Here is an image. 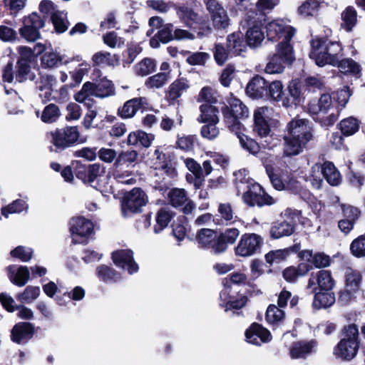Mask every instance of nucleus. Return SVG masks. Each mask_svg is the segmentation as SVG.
<instances>
[{
  "label": "nucleus",
  "instance_id": "nucleus-1",
  "mask_svg": "<svg viewBox=\"0 0 365 365\" xmlns=\"http://www.w3.org/2000/svg\"><path fill=\"white\" fill-rule=\"evenodd\" d=\"M312 123L307 119L295 118L288 124V133L284 136V152L287 156L302 152L313 138Z\"/></svg>",
  "mask_w": 365,
  "mask_h": 365
},
{
  "label": "nucleus",
  "instance_id": "nucleus-2",
  "mask_svg": "<svg viewBox=\"0 0 365 365\" xmlns=\"http://www.w3.org/2000/svg\"><path fill=\"white\" fill-rule=\"evenodd\" d=\"M343 55V48L339 42L321 39L312 41V51L309 53V56L319 66L327 64L336 66Z\"/></svg>",
  "mask_w": 365,
  "mask_h": 365
},
{
  "label": "nucleus",
  "instance_id": "nucleus-3",
  "mask_svg": "<svg viewBox=\"0 0 365 365\" xmlns=\"http://www.w3.org/2000/svg\"><path fill=\"white\" fill-rule=\"evenodd\" d=\"M294 60L293 48L290 43H278L276 52L267 63L264 71L267 73H281L284 69V64H290Z\"/></svg>",
  "mask_w": 365,
  "mask_h": 365
},
{
  "label": "nucleus",
  "instance_id": "nucleus-4",
  "mask_svg": "<svg viewBox=\"0 0 365 365\" xmlns=\"http://www.w3.org/2000/svg\"><path fill=\"white\" fill-rule=\"evenodd\" d=\"M148 202L146 193L139 187H134L126 192L121 203V212L123 217H128L133 214L140 213Z\"/></svg>",
  "mask_w": 365,
  "mask_h": 365
},
{
  "label": "nucleus",
  "instance_id": "nucleus-5",
  "mask_svg": "<svg viewBox=\"0 0 365 365\" xmlns=\"http://www.w3.org/2000/svg\"><path fill=\"white\" fill-rule=\"evenodd\" d=\"M333 108L331 97L329 94H323L318 100H314L309 103V112L314 115H317L322 123L326 126L332 125L337 120V115L331 113L325 115Z\"/></svg>",
  "mask_w": 365,
  "mask_h": 365
},
{
  "label": "nucleus",
  "instance_id": "nucleus-6",
  "mask_svg": "<svg viewBox=\"0 0 365 365\" xmlns=\"http://www.w3.org/2000/svg\"><path fill=\"white\" fill-rule=\"evenodd\" d=\"M247 277L245 274L240 272L232 273L230 278H225L223 280L224 288L220 293V299L225 303L226 311L229 309H240L243 307L246 302L247 298L242 297L240 299L233 301L230 296V289L231 284H245Z\"/></svg>",
  "mask_w": 365,
  "mask_h": 365
},
{
  "label": "nucleus",
  "instance_id": "nucleus-7",
  "mask_svg": "<svg viewBox=\"0 0 365 365\" xmlns=\"http://www.w3.org/2000/svg\"><path fill=\"white\" fill-rule=\"evenodd\" d=\"M72 241L75 244L86 243L93 232V222L83 217H73L69 222Z\"/></svg>",
  "mask_w": 365,
  "mask_h": 365
},
{
  "label": "nucleus",
  "instance_id": "nucleus-8",
  "mask_svg": "<svg viewBox=\"0 0 365 365\" xmlns=\"http://www.w3.org/2000/svg\"><path fill=\"white\" fill-rule=\"evenodd\" d=\"M267 36L269 41H279V43H289L295 29L286 23L283 19H275L269 22L266 26Z\"/></svg>",
  "mask_w": 365,
  "mask_h": 365
},
{
  "label": "nucleus",
  "instance_id": "nucleus-9",
  "mask_svg": "<svg viewBox=\"0 0 365 365\" xmlns=\"http://www.w3.org/2000/svg\"><path fill=\"white\" fill-rule=\"evenodd\" d=\"M24 26L19 29L20 36L29 42H34L41 36L39 30L45 25V20L34 12L23 19Z\"/></svg>",
  "mask_w": 365,
  "mask_h": 365
},
{
  "label": "nucleus",
  "instance_id": "nucleus-10",
  "mask_svg": "<svg viewBox=\"0 0 365 365\" xmlns=\"http://www.w3.org/2000/svg\"><path fill=\"white\" fill-rule=\"evenodd\" d=\"M243 200L252 207L270 205L275 202L274 198L267 195L258 183H253L247 186V190L243 195Z\"/></svg>",
  "mask_w": 365,
  "mask_h": 365
},
{
  "label": "nucleus",
  "instance_id": "nucleus-11",
  "mask_svg": "<svg viewBox=\"0 0 365 365\" xmlns=\"http://www.w3.org/2000/svg\"><path fill=\"white\" fill-rule=\"evenodd\" d=\"M263 244L262 237L255 233L244 234L235 248V254L241 257L253 255Z\"/></svg>",
  "mask_w": 365,
  "mask_h": 365
},
{
  "label": "nucleus",
  "instance_id": "nucleus-12",
  "mask_svg": "<svg viewBox=\"0 0 365 365\" xmlns=\"http://www.w3.org/2000/svg\"><path fill=\"white\" fill-rule=\"evenodd\" d=\"M266 172L272 185L276 190H294L297 188V180L288 173H280L272 165H266Z\"/></svg>",
  "mask_w": 365,
  "mask_h": 365
},
{
  "label": "nucleus",
  "instance_id": "nucleus-13",
  "mask_svg": "<svg viewBox=\"0 0 365 365\" xmlns=\"http://www.w3.org/2000/svg\"><path fill=\"white\" fill-rule=\"evenodd\" d=\"M51 141L54 145L65 148L74 144L79 138L77 127L68 126L51 133Z\"/></svg>",
  "mask_w": 365,
  "mask_h": 365
},
{
  "label": "nucleus",
  "instance_id": "nucleus-14",
  "mask_svg": "<svg viewBox=\"0 0 365 365\" xmlns=\"http://www.w3.org/2000/svg\"><path fill=\"white\" fill-rule=\"evenodd\" d=\"M169 203L174 207H178L184 205L182 211L185 214H189L192 212L195 205L187 195L186 191L181 188H173L168 194Z\"/></svg>",
  "mask_w": 365,
  "mask_h": 365
},
{
  "label": "nucleus",
  "instance_id": "nucleus-15",
  "mask_svg": "<svg viewBox=\"0 0 365 365\" xmlns=\"http://www.w3.org/2000/svg\"><path fill=\"white\" fill-rule=\"evenodd\" d=\"M334 280L331 273L327 270H320L315 274H312L308 281L307 289L315 292L318 288L322 290L328 291L333 288Z\"/></svg>",
  "mask_w": 365,
  "mask_h": 365
},
{
  "label": "nucleus",
  "instance_id": "nucleus-16",
  "mask_svg": "<svg viewBox=\"0 0 365 365\" xmlns=\"http://www.w3.org/2000/svg\"><path fill=\"white\" fill-rule=\"evenodd\" d=\"M112 259L114 264L133 274L138 270V265L134 261L133 252L130 250H121L113 252Z\"/></svg>",
  "mask_w": 365,
  "mask_h": 365
},
{
  "label": "nucleus",
  "instance_id": "nucleus-17",
  "mask_svg": "<svg viewBox=\"0 0 365 365\" xmlns=\"http://www.w3.org/2000/svg\"><path fill=\"white\" fill-rule=\"evenodd\" d=\"M254 131L262 138H265L262 143V146L264 148L271 150L279 144V140L277 138H274L272 135H269L271 129L269 123L265 121H261L258 120H254Z\"/></svg>",
  "mask_w": 365,
  "mask_h": 365
},
{
  "label": "nucleus",
  "instance_id": "nucleus-18",
  "mask_svg": "<svg viewBox=\"0 0 365 365\" xmlns=\"http://www.w3.org/2000/svg\"><path fill=\"white\" fill-rule=\"evenodd\" d=\"M245 336L247 342L255 345L269 342L272 339L269 331L256 323L252 324L246 331Z\"/></svg>",
  "mask_w": 365,
  "mask_h": 365
},
{
  "label": "nucleus",
  "instance_id": "nucleus-19",
  "mask_svg": "<svg viewBox=\"0 0 365 365\" xmlns=\"http://www.w3.org/2000/svg\"><path fill=\"white\" fill-rule=\"evenodd\" d=\"M359 344V341L341 339L334 347V354L341 359L350 360L356 355Z\"/></svg>",
  "mask_w": 365,
  "mask_h": 365
},
{
  "label": "nucleus",
  "instance_id": "nucleus-20",
  "mask_svg": "<svg viewBox=\"0 0 365 365\" xmlns=\"http://www.w3.org/2000/svg\"><path fill=\"white\" fill-rule=\"evenodd\" d=\"M35 48L38 49V53L43 52L41 58L43 67L52 68L57 67L62 63L63 58L52 49L46 51V46L41 43H37L35 46Z\"/></svg>",
  "mask_w": 365,
  "mask_h": 365
},
{
  "label": "nucleus",
  "instance_id": "nucleus-21",
  "mask_svg": "<svg viewBox=\"0 0 365 365\" xmlns=\"http://www.w3.org/2000/svg\"><path fill=\"white\" fill-rule=\"evenodd\" d=\"M0 302L4 308L10 312H13L15 309H17L19 311L18 316L21 319H31L34 317L32 310L24 306H19L15 308L14 299L6 294L1 293L0 294Z\"/></svg>",
  "mask_w": 365,
  "mask_h": 365
},
{
  "label": "nucleus",
  "instance_id": "nucleus-22",
  "mask_svg": "<svg viewBox=\"0 0 365 365\" xmlns=\"http://www.w3.org/2000/svg\"><path fill=\"white\" fill-rule=\"evenodd\" d=\"M245 38L250 47L255 48L260 46L265 38L262 26L257 24L249 27Z\"/></svg>",
  "mask_w": 365,
  "mask_h": 365
},
{
  "label": "nucleus",
  "instance_id": "nucleus-23",
  "mask_svg": "<svg viewBox=\"0 0 365 365\" xmlns=\"http://www.w3.org/2000/svg\"><path fill=\"white\" fill-rule=\"evenodd\" d=\"M200 115L197 120L200 123H218V109L210 104H202L200 107Z\"/></svg>",
  "mask_w": 365,
  "mask_h": 365
},
{
  "label": "nucleus",
  "instance_id": "nucleus-24",
  "mask_svg": "<svg viewBox=\"0 0 365 365\" xmlns=\"http://www.w3.org/2000/svg\"><path fill=\"white\" fill-rule=\"evenodd\" d=\"M9 277L12 283L19 286H24L29 279V270L27 267L20 266L16 269L15 266L8 268Z\"/></svg>",
  "mask_w": 365,
  "mask_h": 365
},
{
  "label": "nucleus",
  "instance_id": "nucleus-25",
  "mask_svg": "<svg viewBox=\"0 0 365 365\" xmlns=\"http://www.w3.org/2000/svg\"><path fill=\"white\" fill-rule=\"evenodd\" d=\"M267 88V81L260 76H255L247 84L246 93L254 98H259L263 96Z\"/></svg>",
  "mask_w": 365,
  "mask_h": 365
},
{
  "label": "nucleus",
  "instance_id": "nucleus-26",
  "mask_svg": "<svg viewBox=\"0 0 365 365\" xmlns=\"http://www.w3.org/2000/svg\"><path fill=\"white\" fill-rule=\"evenodd\" d=\"M316 345V341L314 340L294 343L290 349L291 357L304 358L315 351Z\"/></svg>",
  "mask_w": 365,
  "mask_h": 365
},
{
  "label": "nucleus",
  "instance_id": "nucleus-27",
  "mask_svg": "<svg viewBox=\"0 0 365 365\" xmlns=\"http://www.w3.org/2000/svg\"><path fill=\"white\" fill-rule=\"evenodd\" d=\"M92 61L95 66L115 67L120 64V58L116 54H111L106 51H98L92 56Z\"/></svg>",
  "mask_w": 365,
  "mask_h": 365
},
{
  "label": "nucleus",
  "instance_id": "nucleus-28",
  "mask_svg": "<svg viewBox=\"0 0 365 365\" xmlns=\"http://www.w3.org/2000/svg\"><path fill=\"white\" fill-rule=\"evenodd\" d=\"M146 103L145 98H135L128 101L119 108V115L124 118H132L141 105Z\"/></svg>",
  "mask_w": 365,
  "mask_h": 365
},
{
  "label": "nucleus",
  "instance_id": "nucleus-29",
  "mask_svg": "<svg viewBox=\"0 0 365 365\" xmlns=\"http://www.w3.org/2000/svg\"><path fill=\"white\" fill-rule=\"evenodd\" d=\"M34 328L29 323L22 322L15 325L12 329V340L17 343L29 339L33 334Z\"/></svg>",
  "mask_w": 365,
  "mask_h": 365
},
{
  "label": "nucleus",
  "instance_id": "nucleus-30",
  "mask_svg": "<svg viewBox=\"0 0 365 365\" xmlns=\"http://www.w3.org/2000/svg\"><path fill=\"white\" fill-rule=\"evenodd\" d=\"M189 88L188 81L181 78L173 82L168 87L167 98L170 101H175L180 98Z\"/></svg>",
  "mask_w": 365,
  "mask_h": 365
},
{
  "label": "nucleus",
  "instance_id": "nucleus-31",
  "mask_svg": "<svg viewBox=\"0 0 365 365\" xmlns=\"http://www.w3.org/2000/svg\"><path fill=\"white\" fill-rule=\"evenodd\" d=\"M294 232V227L292 222L286 220L275 222L270 229V235L274 239H279L289 236Z\"/></svg>",
  "mask_w": 365,
  "mask_h": 365
},
{
  "label": "nucleus",
  "instance_id": "nucleus-32",
  "mask_svg": "<svg viewBox=\"0 0 365 365\" xmlns=\"http://www.w3.org/2000/svg\"><path fill=\"white\" fill-rule=\"evenodd\" d=\"M170 78L169 72L158 73L145 80V86L150 90L160 89L168 83Z\"/></svg>",
  "mask_w": 365,
  "mask_h": 365
},
{
  "label": "nucleus",
  "instance_id": "nucleus-33",
  "mask_svg": "<svg viewBox=\"0 0 365 365\" xmlns=\"http://www.w3.org/2000/svg\"><path fill=\"white\" fill-rule=\"evenodd\" d=\"M228 103L229 107L226 106L223 111L228 112V113L240 118H244L248 116V108L240 101V99L230 98Z\"/></svg>",
  "mask_w": 365,
  "mask_h": 365
},
{
  "label": "nucleus",
  "instance_id": "nucleus-34",
  "mask_svg": "<svg viewBox=\"0 0 365 365\" xmlns=\"http://www.w3.org/2000/svg\"><path fill=\"white\" fill-rule=\"evenodd\" d=\"M322 175L331 185H337L341 181L340 173L331 162L322 165Z\"/></svg>",
  "mask_w": 365,
  "mask_h": 365
},
{
  "label": "nucleus",
  "instance_id": "nucleus-35",
  "mask_svg": "<svg viewBox=\"0 0 365 365\" xmlns=\"http://www.w3.org/2000/svg\"><path fill=\"white\" fill-rule=\"evenodd\" d=\"M173 217V213L168 208L160 209L155 217L156 225L154 226L155 233L160 232L163 229L168 227L170 220Z\"/></svg>",
  "mask_w": 365,
  "mask_h": 365
},
{
  "label": "nucleus",
  "instance_id": "nucleus-36",
  "mask_svg": "<svg viewBox=\"0 0 365 365\" xmlns=\"http://www.w3.org/2000/svg\"><path fill=\"white\" fill-rule=\"evenodd\" d=\"M335 302L334 295L328 292H319L315 294L312 306L317 309H326L331 307Z\"/></svg>",
  "mask_w": 365,
  "mask_h": 365
},
{
  "label": "nucleus",
  "instance_id": "nucleus-37",
  "mask_svg": "<svg viewBox=\"0 0 365 365\" xmlns=\"http://www.w3.org/2000/svg\"><path fill=\"white\" fill-rule=\"evenodd\" d=\"M339 71L345 74L358 76L361 72L360 65L351 58L340 59L336 65Z\"/></svg>",
  "mask_w": 365,
  "mask_h": 365
},
{
  "label": "nucleus",
  "instance_id": "nucleus-38",
  "mask_svg": "<svg viewBox=\"0 0 365 365\" xmlns=\"http://www.w3.org/2000/svg\"><path fill=\"white\" fill-rule=\"evenodd\" d=\"M96 97L106 98L114 94V86L113 83L104 78L96 83H94Z\"/></svg>",
  "mask_w": 365,
  "mask_h": 365
},
{
  "label": "nucleus",
  "instance_id": "nucleus-39",
  "mask_svg": "<svg viewBox=\"0 0 365 365\" xmlns=\"http://www.w3.org/2000/svg\"><path fill=\"white\" fill-rule=\"evenodd\" d=\"M113 177L120 183L133 185L136 182L135 175L129 170H123V167H114Z\"/></svg>",
  "mask_w": 365,
  "mask_h": 365
},
{
  "label": "nucleus",
  "instance_id": "nucleus-40",
  "mask_svg": "<svg viewBox=\"0 0 365 365\" xmlns=\"http://www.w3.org/2000/svg\"><path fill=\"white\" fill-rule=\"evenodd\" d=\"M341 26L346 31H350L356 25L357 21V13L356 9L352 6H348L341 13Z\"/></svg>",
  "mask_w": 365,
  "mask_h": 365
},
{
  "label": "nucleus",
  "instance_id": "nucleus-41",
  "mask_svg": "<svg viewBox=\"0 0 365 365\" xmlns=\"http://www.w3.org/2000/svg\"><path fill=\"white\" fill-rule=\"evenodd\" d=\"M155 67L156 64L153 59L145 58L135 65L134 71L136 75L145 76L153 72Z\"/></svg>",
  "mask_w": 365,
  "mask_h": 365
},
{
  "label": "nucleus",
  "instance_id": "nucleus-42",
  "mask_svg": "<svg viewBox=\"0 0 365 365\" xmlns=\"http://www.w3.org/2000/svg\"><path fill=\"white\" fill-rule=\"evenodd\" d=\"M69 63V68H74L73 71H70L73 81L77 83L81 82L83 76L88 71V64L86 62H80L78 58L76 61H71Z\"/></svg>",
  "mask_w": 365,
  "mask_h": 365
},
{
  "label": "nucleus",
  "instance_id": "nucleus-43",
  "mask_svg": "<svg viewBox=\"0 0 365 365\" xmlns=\"http://www.w3.org/2000/svg\"><path fill=\"white\" fill-rule=\"evenodd\" d=\"M217 211L220 220L227 225L235 222L237 219L230 203H220Z\"/></svg>",
  "mask_w": 365,
  "mask_h": 365
},
{
  "label": "nucleus",
  "instance_id": "nucleus-44",
  "mask_svg": "<svg viewBox=\"0 0 365 365\" xmlns=\"http://www.w3.org/2000/svg\"><path fill=\"white\" fill-rule=\"evenodd\" d=\"M319 7V3L317 1L307 0L298 8L297 13L303 18L314 16L317 13Z\"/></svg>",
  "mask_w": 365,
  "mask_h": 365
},
{
  "label": "nucleus",
  "instance_id": "nucleus-45",
  "mask_svg": "<svg viewBox=\"0 0 365 365\" xmlns=\"http://www.w3.org/2000/svg\"><path fill=\"white\" fill-rule=\"evenodd\" d=\"M240 33H233L227 36V47L236 55H240L244 51L245 46Z\"/></svg>",
  "mask_w": 365,
  "mask_h": 365
},
{
  "label": "nucleus",
  "instance_id": "nucleus-46",
  "mask_svg": "<svg viewBox=\"0 0 365 365\" xmlns=\"http://www.w3.org/2000/svg\"><path fill=\"white\" fill-rule=\"evenodd\" d=\"M38 287L29 286L22 293L18 294L16 297L18 301L22 303H31L36 299L40 294Z\"/></svg>",
  "mask_w": 365,
  "mask_h": 365
},
{
  "label": "nucleus",
  "instance_id": "nucleus-47",
  "mask_svg": "<svg viewBox=\"0 0 365 365\" xmlns=\"http://www.w3.org/2000/svg\"><path fill=\"white\" fill-rule=\"evenodd\" d=\"M55 83L53 76L46 75L41 77V80L38 83V88L40 91H45L44 93H39L41 97L49 99L51 95L52 86Z\"/></svg>",
  "mask_w": 365,
  "mask_h": 365
},
{
  "label": "nucleus",
  "instance_id": "nucleus-48",
  "mask_svg": "<svg viewBox=\"0 0 365 365\" xmlns=\"http://www.w3.org/2000/svg\"><path fill=\"white\" fill-rule=\"evenodd\" d=\"M359 123L357 119L349 117L340 122V129L345 135H351L358 131Z\"/></svg>",
  "mask_w": 365,
  "mask_h": 365
},
{
  "label": "nucleus",
  "instance_id": "nucleus-49",
  "mask_svg": "<svg viewBox=\"0 0 365 365\" xmlns=\"http://www.w3.org/2000/svg\"><path fill=\"white\" fill-rule=\"evenodd\" d=\"M284 317V312L279 307L271 304L268 307L266 312V320L269 324H277L282 321Z\"/></svg>",
  "mask_w": 365,
  "mask_h": 365
},
{
  "label": "nucleus",
  "instance_id": "nucleus-50",
  "mask_svg": "<svg viewBox=\"0 0 365 365\" xmlns=\"http://www.w3.org/2000/svg\"><path fill=\"white\" fill-rule=\"evenodd\" d=\"M66 14L63 11H55L51 16V20L56 31L63 33L68 29Z\"/></svg>",
  "mask_w": 365,
  "mask_h": 365
},
{
  "label": "nucleus",
  "instance_id": "nucleus-51",
  "mask_svg": "<svg viewBox=\"0 0 365 365\" xmlns=\"http://www.w3.org/2000/svg\"><path fill=\"white\" fill-rule=\"evenodd\" d=\"M91 96H96L94 83L86 82L83 85L81 91L74 96V98L77 102L84 103Z\"/></svg>",
  "mask_w": 365,
  "mask_h": 365
},
{
  "label": "nucleus",
  "instance_id": "nucleus-52",
  "mask_svg": "<svg viewBox=\"0 0 365 365\" xmlns=\"http://www.w3.org/2000/svg\"><path fill=\"white\" fill-rule=\"evenodd\" d=\"M196 239L201 247H207L216 240V235L212 230L201 229L197 232Z\"/></svg>",
  "mask_w": 365,
  "mask_h": 365
},
{
  "label": "nucleus",
  "instance_id": "nucleus-53",
  "mask_svg": "<svg viewBox=\"0 0 365 365\" xmlns=\"http://www.w3.org/2000/svg\"><path fill=\"white\" fill-rule=\"evenodd\" d=\"M288 91L292 101H290L289 98H284L282 101V104L284 107H289L293 103H296V101L301 96L300 85L298 82L293 81L290 82L288 86Z\"/></svg>",
  "mask_w": 365,
  "mask_h": 365
},
{
  "label": "nucleus",
  "instance_id": "nucleus-54",
  "mask_svg": "<svg viewBox=\"0 0 365 365\" xmlns=\"http://www.w3.org/2000/svg\"><path fill=\"white\" fill-rule=\"evenodd\" d=\"M213 26L218 29H225L230 24V19L224 9H220L217 12L211 15Z\"/></svg>",
  "mask_w": 365,
  "mask_h": 365
},
{
  "label": "nucleus",
  "instance_id": "nucleus-55",
  "mask_svg": "<svg viewBox=\"0 0 365 365\" xmlns=\"http://www.w3.org/2000/svg\"><path fill=\"white\" fill-rule=\"evenodd\" d=\"M361 280L360 273L354 270H348L346 273V286L349 291L356 290Z\"/></svg>",
  "mask_w": 365,
  "mask_h": 365
},
{
  "label": "nucleus",
  "instance_id": "nucleus-56",
  "mask_svg": "<svg viewBox=\"0 0 365 365\" xmlns=\"http://www.w3.org/2000/svg\"><path fill=\"white\" fill-rule=\"evenodd\" d=\"M224 117H225V121L227 127L230 128V130L235 132L237 136L238 137V135H241V130L242 128V125L240 122V119L242 118L237 117L234 115H232L230 113H228V112L223 111Z\"/></svg>",
  "mask_w": 365,
  "mask_h": 365
},
{
  "label": "nucleus",
  "instance_id": "nucleus-57",
  "mask_svg": "<svg viewBox=\"0 0 365 365\" xmlns=\"http://www.w3.org/2000/svg\"><path fill=\"white\" fill-rule=\"evenodd\" d=\"M350 250L356 257H365V234L353 240L350 245Z\"/></svg>",
  "mask_w": 365,
  "mask_h": 365
},
{
  "label": "nucleus",
  "instance_id": "nucleus-58",
  "mask_svg": "<svg viewBox=\"0 0 365 365\" xmlns=\"http://www.w3.org/2000/svg\"><path fill=\"white\" fill-rule=\"evenodd\" d=\"M60 115V110L55 104L47 106L42 113L41 120L45 123H53L56 121Z\"/></svg>",
  "mask_w": 365,
  "mask_h": 365
},
{
  "label": "nucleus",
  "instance_id": "nucleus-59",
  "mask_svg": "<svg viewBox=\"0 0 365 365\" xmlns=\"http://www.w3.org/2000/svg\"><path fill=\"white\" fill-rule=\"evenodd\" d=\"M138 158V153L135 150H127L121 152L118 156L114 167H123L124 164L133 163Z\"/></svg>",
  "mask_w": 365,
  "mask_h": 365
},
{
  "label": "nucleus",
  "instance_id": "nucleus-60",
  "mask_svg": "<svg viewBox=\"0 0 365 365\" xmlns=\"http://www.w3.org/2000/svg\"><path fill=\"white\" fill-rule=\"evenodd\" d=\"M97 274L98 277L104 282L117 280L118 278L116 272L113 269L106 265H101L97 268Z\"/></svg>",
  "mask_w": 365,
  "mask_h": 365
},
{
  "label": "nucleus",
  "instance_id": "nucleus-61",
  "mask_svg": "<svg viewBox=\"0 0 365 365\" xmlns=\"http://www.w3.org/2000/svg\"><path fill=\"white\" fill-rule=\"evenodd\" d=\"M269 95L271 98L276 101H283L282 96L284 94L283 92V85L279 81H274L269 83L268 86Z\"/></svg>",
  "mask_w": 365,
  "mask_h": 365
},
{
  "label": "nucleus",
  "instance_id": "nucleus-62",
  "mask_svg": "<svg viewBox=\"0 0 365 365\" xmlns=\"http://www.w3.org/2000/svg\"><path fill=\"white\" fill-rule=\"evenodd\" d=\"M103 41L105 44L112 48L121 47L124 45L123 38L118 36L114 31H110L103 35Z\"/></svg>",
  "mask_w": 365,
  "mask_h": 365
},
{
  "label": "nucleus",
  "instance_id": "nucleus-63",
  "mask_svg": "<svg viewBox=\"0 0 365 365\" xmlns=\"http://www.w3.org/2000/svg\"><path fill=\"white\" fill-rule=\"evenodd\" d=\"M238 139L241 145L250 153L257 154L259 151V145L253 139L249 138L245 135H238Z\"/></svg>",
  "mask_w": 365,
  "mask_h": 365
},
{
  "label": "nucleus",
  "instance_id": "nucleus-64",
  "mask_svg": "<svg viewBox=\"0 0 365 365\" xmlns=\"http://www.w3.org/2000/svg\"><path fill=\"white\" fill-rule=\"evenodd\" d=\"M217 124V123H205L200 130L202 138L210 140L216 138L220 133Z\"/></svg>",
  "mask_w": 365,
  "mask_h": 365
}]
</instances>
